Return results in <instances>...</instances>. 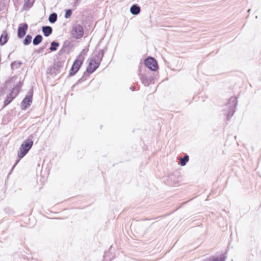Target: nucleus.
<instances>
[{
  "mask_svg": "<svg viewBox=\"0 0 261 261\" xmlns=\"http://www.w3.org/2000/svg\"><path fill=\"white\" fill-rule=\"evenodd\" d=\"M141 11L140 7L136 5H133L130 8V12L133 15H138L140 13Z\"/></svg>",
  "mask_w": 261,
  "mask_h": 261,
  "instance_id": "11",
  "label": "nucleus"
},
{
  "mask_svg": "<svg viewBox=\"0 0 261 261\" xmlns=\"http://www.w3.org/2000/svg\"><path fill=\"white\" fill-rule=\"evenodd\" d=\"M72 14V10L71 9H68L66 11L65 14V17L66 18H69Z\"/></svg>",
  "mask_w": 261,
  "mask_h": 261,
  "instance_id": "21",
  "label": "nucleus"
},
{
  "mask_svg": "<svg viewBox=\"0 0 261 261\" xmlns=\"http://www.w3.org/2000/svg\"><path fill=\"white\" fill-rule=\"evenodd\" d=\"M72 33L74 38H81L84 34L83 27L80 24H75L73 27Z\"/></svg>",
  "mask_w": 261,
  "mask_h": 261,
  "instance_id": "6",
  "label": "nucleus"
},
{
  "mask_svg": "<svg viewBox=\"0 0 261 261\" xmlns=\"http://www.w3.org/2000/svg\"><path fill=\"white\" fill-rule=\"evenodd\" d=\"M8 39L9 37L7 32L5 30L3 31L0 37V45H3L6 44L7 42Z\"/></svg>",
  "mask_w": 261,
  "mask_h": 261,
  "instance_id": "9",
  "label": "nucleus"
},
{
  "mask_svg": "<svg viewBox=\"0 0 261 261\" xmlns=\"http://www.w3.org/2000/svg\"><path fill=\"white\" fill-rule=\"evenodd\" d=\"M33 91L30 90L28 94L25 97L21 102V107L22 109H25L28 106H30L32 102V96Z\"/></svg>",
  "mask_w": 261,
  "mask_h": 261,
  "instance_id": "5",
  "label": "nucleus"
},
{
  "mask_svg": "<svg viewBox=\"0 0 261 261\" xmlns=\"http://www.w3.org/2000/svg\"><path fill=\"white\" fill-rule=\"evenodd\" d=\"M59 46V43L56 42V41H53L50 44L49 50L51 51H56L57 50V48Z\"/></svg>",
  "mask_w": 261,
  "mask_h": 261,
  "instance_id": "18",
  "label": "nucleus"
},
{
  "mask_svg": "<svg viewBox=\"0 0 261 261\" xmlns=\"http://www.w3.org/2000/svg\"><path fill=\"white\" fill-rule=\"evenodd\" d=\"M95 66V62H94V60H92V59H90L89 65L87 67L86 72H88V74H91L93 73L94 71H91L90 70H93Z\"/></svg>",
  "mask_w": 261,
  "mask_h": 261,
  "instance_id": "12",
  "label": "nucleus"
},
{
  "mask_svg": "<svg viewBox=\"0 0 261 261\" xmlns=\"http://www.w3.org/2000/svg\"><path fill=\"white\" fill-rule=\"evenodd\" d=\"M32 37L30 35H27L23 41V43L24 45H29L32 41Z\"/></svg>",
  "mask_w": 261,
  "mask_h": 261,
  "instance_id": "20",
  "label": "nucleus"
},
{
  "mask_svg": "<svg viewBox=\"0 0 261 261\" xmlns=\"http://www.w3.org/2000/svg\"><path fill=\"white\" fill-rule=\"evenodd\" d=\"M145 66L152 71H156L158 68L156 61L153 58H147L144 62Z\"/></svg>",
  "mask_w": 261,
  "mask_h": 261,
  "instance_id": "4",
  "label": "nucleus"
},
{
  "mask_svg": "<svg viewBox=\"0 0 261 261\" xmlns=\"http://www.w3.org/2000/svg\"><path fill=\"white\" fill-rule=\"evenodd\" d=\"M130 88L132 91L134 90V87L132 86Z\"/></svg>",
  "mask_w": 261,
  "mask_h": 261,
  "instance_id": "25",
  "label": "nucleus"
},
{
  "mask_svg": "<svg viewBox=\"0 0 261 261\" xmlns=\"http://www.w3.org/2000/svg\"><path fill=\"white\" fill-rule=\"evenodd\" d=\"M62 53V50H60L59 52V55H61Z\"/></svg>",
  "mask_w": 261,
  "mask_h": 261,
  "instance_id": "24",
  "label": "nucleus"
},
{
  "mask_svg": "<svg viewBox=\"0 0 261 261\" xmlns=\"http://www.w3.org/2000/svg\"><path fill=\"white\" fill-rule=\"evenodd\" d=\"M237 103V98L232 97L229 99L228 103L224 106L223 110L224 112V114L226 115L228 120H229L234 113Z\"/></svg>",
  "mask_w": 261,
  "mask_h": 261,
  "instance_id": "2",
  "label": "nucleus"
},
{
  "mask_svg": "<svg viewBox=\"0 0 261 261\" xmlns=\"http://www.w3.org/2000/svg\"><path fill=\"white\" fill-rule=\"evenodd\" d=\"M42 36L41 35H36L33 40V43L34 45L39 44L42 40Z\"/></svg>",
  "mask_w": 261,
  "mask_h": 261,
  "instance_id": "15",
  "label": "nucleus"
},
{
  "mask_svg": "<svg viewBox=\"0 0 261 261\" xmlns=\"http://www.w3.org/2000/svg\"><path fill=\"white\" fill-rule=\"evenodd\" d=\"M57 13H53L49 15L48 21L51 23H55L57 20Z\"/></svg>",
  "mask_w": 261,
  "mask_h": 261,
  "instance_id": "19",
  "label": "nucleus"
},
{
  "mask_svg": "<svg viewBox=\"0 0 261 261\" xmlns=\"http://www.w3.org/2000/svg\"><path fill=\"white\" fill-rule=\"evenodd\" d=\"M250 10H251L250 9H249V10H248V12H250Z\"/></svg>",
  "mask_w": 261,
  "mask_h": 261,
  "instance_id": "26",
  "label": "nucleus"
},
{
  "mask_svg": "<svg viewBox=\"0 0 261 261\" xmlns=\"http://www.w3.org/2000/svg\"><path fill=\"white\" fill-rule=\"evenodd\" d=\"M15 97L14 95H13L11 93H9L6 97V99L4 101V107L7 106L12 101V100Z\"/></svg>",
  "mask_w": 261,
  "mask_h": 261,
  "instance_id": "14",
  "label": "nucleus"
},
{
  "mask_svg": "<svg viewBox=\"0 0 261 261\" xmlns=\"http://www.w3.org/2000/svg\"><path fill=\"white\" fill-rule=\"evenodd\" d=\"M140 79L141 80L142 83L145 86H148L150 82V78L145 75H141L140 76Z\"/></svg>",
  "mask_w": 261,
  "mask_h": 261,
  "instance_id": "17",
  "label": "nucleus"
},
{
  "mask_svg": "<svg viewBox=\"0 0 261 261\" xmlns=\"http://www.w3.org/2000/svg\"><path fill=\"white\" fill-rule=\"evenodd\" d=\"M44 47H41L39 48V49L38 50V53H42V51L44 49Z\"/></svg>",
  "mask_w": 261,
  "mask_h": 261,
  "instance_id": "23",
  "label": "nucleus"
},
{
  "mask_svg": "<svg viewBox=\"0 0 261 261\" xmlns=\"http://www.w3.org/2000/svg\"><path fill=\"white\" fill-rule=\"evenodd\" d=\"M103 50L101 49L95 55L94 57L92 58V60H94V62H95V66L92 70L90 69L91 71H94L99 67L102 58L103 57Z\"/></svg>",
  "mask_w": 261,
  "mask_h": 261,
  "instance_id": "7",
  "label": "nucleus"
},
{
  "mask_svg": "<svg viewBox=\"0 0 261 261\" xmlns=\"http://www.w3.org/2000/svg\"><path fill=\"white\" fill-rule=\"evenodd\" d=\"M84 60V55L82 53L77 57V58L73 62L72 66L69 71V75L72 76L74 75L80 69Z\"/></svg>",
  "mask_w": 261,
  "mask_h": 261,
  "instance_id": "3",
  "label": "nucleus"
},
{
  "mask_svg": "<svg viewBox=\"0 0 261 261\" xmlns=\"http://www.w3.org/2000/svg\"><path fill=\"white\" fill-rule=\"evenodd\" d=\"M42 31L45 37L49 36L53 32V29L50 26H43L42 27Z\"/></svg>",
  "mask_w": 261,
  "mask_h": 261,
  "instance_id": "10",
  "label": "nucleus"
},
{
  "mask_svg": "<svg viewBox=\"0 0 261 261\" xmlns=\"http://www.w3.org/2000/svg\"><path fill=\"white\" fill-rule=\"evenodd\" d=\"M33 136L30 135L28 139L25 140L20 145V147L18 151V159L16 161V163L12 167V170L14 168L15 166L18 163L21 159L23 158L29 152L33 145V141L32 140Z\"/></svg>",
  "mask_w": 261,
  "mask_h": 261,
  "instance_id": "1",
  "label": "nucleus"
},
{
  "mask_svg": "<svg viewBox=\"0 0 261 261\" xmlns=\"http://www.w3.org/2000/svg\"><path fill=\"white\" fill-rule=\"evenodd\" d=\"M110 252H107L103 255L104 260L105 261H111L112 258L109 256Z\"/></svg>",
  "mask_w": 261,
  "mask_h": 261,
  "instance_id": "22",
  "label": "nucleus"
},
{
  "mask_svg": "<svg viewBox=\"0 0 261 261\" xmlns=\"http://www.w3.org/2000/svg\"><path fill=\"white\" fill-rule=\"evenodd\" d=\"M28 28V25L26 23L20 24L18 28L17 37L20 39L22 38L25 35Z\"/></svg>",
  "mask_w": 261,
  "mask_h": 261,
  "instance_id": "8",
  "label": "nucleus"
},
{
  "mask_svg": "<svg viewBox=\"0 0 261 261\" xmlns=\"http://www.w3.org/2000/svg\"><path fill=\"white\" fill-rule=\"evenodd\" d=\"M189 160V155L187 154H185L183 158H180L179 159V162H180V165L181 166H184L186 165L187 162Z\"/></svg>",
  "mask_w": 261,
  "mask_h": 261,
  "instance_id": "16",
  "label": "nucleus"
},
{
  "mask_svg": "<svg viewBox=\"0 0 261 261\" xmlns=\"http://www.w3.org/2000/svg\"><path fill=\"white\" fill-rule=\"evenodd\" d=\"M22 86V84L19 82L18 84L16 85L12 90L11 93L14 96H16L19 92V89Z\"/></svg>",
  "mask_w": 261,
  "mask_h": 261,
  "instance_id": "13",
  "label": "nucleus"
}]
</instances>
